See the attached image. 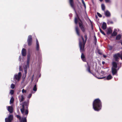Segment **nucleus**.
Masks as SVG:
<instances>
[{
    "label": "nucleus",
    "instance_id": "1",
    "mask_svg": "<svg viewBox=\"0 0 122 122\" xmlns=\"http://www.w3.org/2000/svg\"><path fill=\"white\" fill-rule=\"evenodd\" d=\"M85 41H84V39L82 36L81 37V39L79 40L80 50V52H82L81 57L83 61H86V59L85 56L82 53V52L84 51V45L87 39V36L86 35L85 36Z\"/></svg>",
    "mask_w": 122,
    "mask_h": 122
},
{
    "label": "nucleus",
    "instance_id": "2",
    "mask_svg": "<svg viewBox=\"0 0 122 122\" xmlns=\"http://www.w3.org/2000/svg\"><path fill=\"white\" fill-rule=\"evenodd\" d=\"M28 104H26V106H25L24 104L22 105V108L20 109V110L22 114L25 116H26V117L24 118H23L22 119L18 115H16L17 117L19 118L20 121V122H26V117L28 113V110L27 105Z\"/></svg>",
    "mask_w": 122,
    "mask_h": 122
},
{
    "label": "nucleus",
    "instance_id": "3",
    "mask_svg": "<svg viewBox=\"0 0 122 122\" xmlns=\"http://www.w3.org/2000/svg\"><path fill=\"white\" fill-rule=\"evenodd\" d=\"M93 107L96 111H99L102 107V104L101 100L99 99H95L93 102Z\"/></svg>",
    "mask_w": 122,
    "mask_h": 122
},
{
    "label": "nucleus",
    "instance_id": "4",
    "mask_svg": "<svg viewBox=\"0 0 122 122\" xmlns=\"http://www.w3.org/2000/svg\"><path fill=\"white\" fill-rule=\"evenodd\" d=\"M112 73L113 75H116L117 72L118 70L120 67L117 66V63L113 62L112 63Z\"/></svg>",
    "mask_w": 122,
    "mask_h": 122
},
{
    "label": "nucleus",
    "instance_id": "5",
    "mask_svg": "<svg viewBox=\"0 0 122 122\" xmlns=\"http://www.w3.org/2000/svg\"><path fill=\"white\" fill-rule=\"evenodd\" d=\"M116 61H118V59L120 57L122 60V54H120L119 53H117L115 54L113 56Z\"/></svg>",
    "mask_w": 122,
    "mask_h": 122
},
{
    "label": "nucleus",
    "instance_id": "6",
    "mask_svg": "<svg viewBox=\"0 0 122 122\" xmlns=\"http://www.w3.org/2000/svg\"><path fill=\"white\" fill-rule=\"evenodd\" d=\"M21 76V73L19 72L18 74H15L14 75V79L15 80H17L19 81L20 78Z\"/></svg>",
    "mask_w": 122,
    "mask_h": 122
},
{
    "label": "nucleus",
    "instance_id": "7",
    "mask_svg": "<svg viewBox=\"0 0 122 122\" xmlns=\"http://www.w3.org/2000/svg\"><path fill=\"white\" fill-rule=\"evenodd\" d=\"M13 116L12 115H10L7 118H5V122H11L13 119Z\"/></svg>",
    "mask_w": 122,
    "mask_h": 122
},
{
    "label": "nucleus",
    "instance_id": "8",
    "mask_svg": "<svg viewBox=\"0 0 122 122\" xmlns=\"http://www.w3.org/2000/svg\"><path fill=\"white\" fill-rule=\"evenodd\" d=\"M27 42L29 46H30L32 43V38L31 36L30 35L28 36L27 39Z\"/></svg>",
    "mask_w": 122,
    "mask_h": 122
},
{
    "label": "nucleus",
    "instance_id": "9",
    "mask_svg": "<svg viewBox=\"0 0 122 122\" xmlns=\"http://www.w3.org/2000/svg\"><path fill=\"white\" fill-rule=\"evenodd\" d=\"M7 110L10 113H12L13 111V108L12 106H7L6 107Z\"/></svg>",
    "mask_w": 122,
    "mask_h": 122
},
{
    "label": "nucleus",
    "instance_id": "10",
    "mask_svg": "<svg viewBox=\"0 0 122 122\" xmlns=\"http://www.w3.org/2000/svg\"><path fill=\"white\" fill-rule=\"evenodd\" d=\"M21 53L22 55L23 56H25L26 55V51L25 49L23 48L22 49Z\"/></svg>",
    "mask_w": 122,
    "mask_h": 122
},
{
    "label": "nucleus",
    "instance_id": "11",
    "mask_svg": "<svg viewBox=\"0 0 122 122\" xmlns=\"http://www.w3.org/2000/svg\"><path fill=\"white\" fill-rule=\"evenodd\" d=\"M79 21H81V20L79 19L78 16L77 15L75 17V24H77L78 22Z\"/></svg>",
    "mask_w": 122,
    "mask_h": 122
},
{
    "label": "nucleus",
    "instance_id": "12",
    "mask_svg": "<svg viewBox=\"0 0 122 122\" xmlns=\"http://www.w3.org/2000/svg\"><path fill=\"white\" fill-rule=\"evenodd\" d=\"M79 27L81 28V30H84V28L82 25V22H79Z\"/></svg>",
    "mask_w": 122,
    "mask_h": 122
},
{
    "label": "nucleus",
    "instance_id": "13",
    "mask_svg": "<svg viewBox=\"0 0 122 122\" xmlns=\"http://www.w3.org/2000/svg\"><path fill=\"white\" fill-rule=\"evenodd\" d=\"M36 50L37 51H38L39 49V46L38 41L37 39H36Z\"/></svg>",
    "mask_w": 122,
    "mask_h": 122
},
{
    "label": "nucleus",
    "instance_id": "14",
    "mask_svg": "<svg viewBox=\"0 0 122 122\" xmlns=\"http://www.w3.org/2000/svg\"><path fill=\"white\" fill-rule=\"evenodd\" d=\"M24 99V96L23 95H21L19 97V100L20 102H22Z\"/></svg>",
    "mask_w": 122,
    "mask_h": 122
},
{
    "label": "nucleus",
    "instance_id": "15",
    "mask_svg": "<svg viewBox=\"0 0 122 122\" xmlns=\"http://www.w3.org/2000/svg\"><path fill=\"white\" fill-rule=\"evenodd\" d=\"M25 70V75L27 73V71L26 70L27 69V66H23Z\"/></svg>",
    "mask_w": 122,
    "mask_h": 122
},
{
    "label": "nucleus",
    "instance_id": "16",
    "mask_svg": "<svg viewBox=\"0 0 122 122\" xmlns=\"http://www.w3.org/2000/svg\"><path fill=\"white\" fill-rule=\"evenodd\" d=\"M106 24L105 23L103 22L102 24V28L103 30H105L106 28L107 27Z\"/></svg>",
    "mask_w": 122,
    "mask_h": 122
},
{
    "label": "nucleus",
    "instance_id": "17",
    "mask_svg": "<svg viewBox=\"0 0 122 122\" xmlns=\"http://www.w3.org/2000/svg\"><path fill=\"white\" fill-rule=\"evenodd\" d=\"M105 15L107 17L109 16L110 15V12L107 11L105 12Z\"/></svg>",
    "mask_w": 122,
    "mask_h": 122
},
{
    "label": "nucleus",
    "instance_id": "18",
    "mask_svg": "<svg viewBox=\"0 0 122 122\" xmlns=\"http://www.w3.org/2000/svg\"><path fill=\"white\" fill-rule=\"evenodd\" d=\"M112 78V77L110 74L108 76L106 77L107 79L108 80H110Z\"/></svg>",
    "mask_w": 122,
    "mask_h": 122
},
{
    "label": "nucleus",
    "instance_id": "19",
    "mask_svg": "<svg viewBox=\"0 0 122 122\" xmlns=\"http://www.w3.org/2000/svg\"><path fill=\"white\" fill-rule=\"evenodd\" d=\"M69 2L71 7L72 8H73L74 6L73 0H69Z\"/></svg>",
    "mask_w": 122,
    "mask_h": 122
},
{
    "label": "nucleus",
    "instance_id": "20",
    "mask_svg": "<svg viewBox=\"0 0 122 122\" xmlns=\"http://www.w3.org/2000/svg\"><path fill=\"white\" fill-rule=\"evenodd\" d=\"M30 59H29V58H27V65H25V66H27V67L29 65V62H30Z\"/></svg>",
    "mask_w": 122,
    "mask_h": 122
},
{
    "label": "nucleus",
    "instance_id": "21",
    "mask_svg": "<svg viewBox=\"0 0 122 122\" xmlns=\"http://www.w3.org/2000/svg\"><path fill=\"white\" fill-rule=\"evenodd\" d=\"M101 7L102 10H104L105 9V7L104 5V4H102L101 5Z\"/></svg>",
    "mask_w": 122,
    "mask_h": 122
},
{
    "label": "nucleus",
    "instance_id": "22",
    "mask_svg": "<svg viewBox=\"0 0 122 122\" xmlns=\"http://www.w3.org/2000/svg\"><path fill=\"white\" fill-rule=\"evenodd\" d=\"M33 90L35 92H36L37 91V88L36 85H35L34 86L33 89Z\"/></svg>",
    "mask_w": 122,
    "mask_h": 122
},
{
    "label": "nucleus",
    "instance_id": "23",
    "mask_svg": "<svg viewBox=\"0 0 122 122\" xmlns=\"http://www.w3.org/2000/svg\"><path fill=\"white\" fill-rule=\"evenodd\" d=\"M14 101V98L13 97H12L11 98L10 100V104L11 103H12Z\"/></svg>",
    "mask_w": 122,
    "mask_h": 122
},
{
    "label": "nucleus",
    "instance_id": "24",
    "mask_svg": "<svg viewBox=\"0 0 122 122\" xmlns=\"http://www.w3.org/2000/svg\"><path fill=\"white\" fill-rule=\"evenodd\" d=\"M121 37V36L120 35H118L116 37V39L117 40L120 39Z\"/></svg>",
    "mask_w": 122,
    "mask_h": 122
},
{
    "label": "nucleus",
    "instance_id": "25",
    "mask_svg": "<svg viewBox=\"0 0 122 122\" xmlns=\"http://www.w3.org/2000/svg\"><path fill=\"white\" fill-rule=\"evenodd\" d=\"M117 34V33L116 31H114L113 33L112 34V36H115Z\"/></svg>",
    "mask_w": 122,
    "mask_h": 122
},
{
    "label": "nucleus",
    "instance_id": "26",
    "mask_svg": "<svg viewBox=\"0 0 122 122\" xmlns=\"http://www.w3.org/2000/svg\"><path fill=\"white\" fill-rule=\"evenodd\" d=\"M15 87V85L13 84H12L10 86L11 88L12 89H14Z\"/></svg>",
    "mask_w": 122,
    "mask_h": 122
},
{
    "label": "nucleus",
    "instance_id": "27",
    "mask_svg": "<svg viewBox=\"0 0 122 122\" xmlns=\"http://www.w3.org/2000/svg\"><path fill=\"white\" fill-rule=\"evenodd\" d=\"M93 38H94V42H95V43L96 44V42L97 39L96 38L95 35H94V36L93 37Z\"/></svg>",
    "mask_w": 122,
    "mask_h": 122
},
{
    "label": "nucleus",
    "instance_id": "28",
    "mask_svg": "<svg viewBox=\"0 0 122 122\" xmlns=\"http://www.w3.org/2000/svg\"><path fill=\"white\" fill-rule=\"evenodd\" d=\"M14 93V91L13 90H10V94L11 95H13Z\"/></svg>",
    "mask_w": 122,
    "mask_h": 122
},
{
    "label": "nucleus",
    "instance_id": "29",
    "mask_svg": "<svg viewBox=\"0 0 122 122\" xmlns=\"http://www.w3.org/2000/svg\"><path fill=\"white\" fill-rule=\"evenodd\" d=\"M82 0V2L83 3V5L84 6V7L85 8H86V5H85V3L84 2L83 0Z\"/></svg>",
    "mask_w": 122,
    "mask_h": 122
},
{
    "label": "nucleus",
    "instance_id": "30",
    "mask_svg": "<svg viewBox=\"0 0 122 122\" xmlns=\"http://www.w3.org/2000/svg\"><path fill=\"white\" fill-rule=\"evenodd\" d=\"M26 91L25 90H24V89H23L22 90V92L23 93H25L26 92Z\"/></svg>",
    "mask_w": 122,
    "mask_h": 122
},
{
    "label": "nucleus",
    "instance_id": "31",
    "mask_svg": "<svg viewBox=\"0 0 122 122\" xmlns=\"http://www.w3.org/2000/svg\"><path fill=\"white\" fill-rule=\"evenodd\" d=\"M87 71H88L89 73H92L91 71H90V68H89V66L87 68Z\"/></svg>",
    "mask_w": 122,
    "mask_h": 122
},
{
    "label": "nucleus",
    "instance_id": "32",
    "mask_svg": "<svg viewBox=\"0 0 122 122\" xmlns=\"http://www.w3.org/2000/svg\"><path fill=\"white\" fill-rule=\"evenodd\" d=\"M108 49L110 50H111L112 49V47L111 46H109L108 47Z\"/></svg>",
    "mask_w": 122,
    "mask_h": 122
},
{
    "label": "nucleus",
    "instance_id": "33",
    "mask_svg": "<svg viewBox=\"0 0 122 122\" xmlns=\"http://www.w3.org/2000/svg\"><path fill=\"white\" fill-rule=\"evenodd\" d=\"M32 96V94H30L27 97L29 99H30V97H31Z\"/></svg>",
    "mask_w": 122,
    "mask_h": 122
},
{
    "label": "nucleus",
    "instance_id": "34",
    "mask_svg": "<svg viewBox=\"0 0 122 122\" xmlns=\"http://www.w3.org/2000/svg\"><path fill=\"white\" fill-rule=\"evenodd\" d=\"M106 2L107 3H111V1L110 0H105Z\"/></svg>",
    "mask_w": 122,
    "mask_h": 122
},
{
    "label": "nucleus",
    "instance_id": "35",
    "mask_svg": "<svg viewBox=\"0 0 122 122\" xmlns=\"http://www.w3.org/2000/svg\"><path fill=\"white\" fill-rule=\"evenodd\" d=\"M30 54L28 52L27 55V58H29L30 59Z\"/></svg>",
    "mask_w": 122,
    "mask_h": 122
},
{
    "label": "nucleus",
    "instance_id": "36",
    "mask_svg": "<svg viewBox=\"0 0 122 122\" xmlns=\"http://www.w3.org/2000/svg\"><path fill=\"white\" fill-rule=\"evenodd\" d=\"M97 14L100 17H101L102 16L101 14H100L99 13L97 12Z\"/></svg>",
    "mask_w": 122,
    "mask_h": 122
},
{
    "label": "nucleus",
    "instance_id": "37",
    "mask_svg": "<svg viewBox=\"0 0 122 122\" xmlns=\"http://www.w3.org/2000/svg\"><path fill=\"white\" fill-rule=\"evenodd\" d=\"M79 31H76V34H77L78 36H79V35H79V34H80Z\"/></svg>",
    "mask_w": 122,
    "mask_h": 122
},
{
    "label": "nucleus",
    "instance_id": "38",
    "mask_svg": "<svg viewBox=\"0 0 122 122\" xmlns=\"http://www.w3.org/2000/svg\"><path fill=\"white\" fill-rule=\"evenodd\" d=\"M107 33L108 34H111L112 33V31H108Z\"/></svg>",
    "mask_w": 122,
    "mask_h": 122
},
{
    "label": "nucleus",
    "instance_id": "39",
    "mask_svg": "<svg viewBox=\"0 0 122 122\" xmlns=\"http://www.w3.org/2000/svg\"><path fill=\"white\" fill-rule=\"evenodd\" d=\"M98 79H102L104 78V77H99L97 76H95Z\"/></svg>",
    "mask_w": 122,
    "mask_h": 122
},
{
    "label": "nucleus",
    "instance_id": "40",
    "mask_svg": "<svg viewBox=\"0 0 122 122\" xmlns=\"http://www.w3.org/2000/svg\"><path fill=\"white\" fill-rule=\"evenodd\" d=\"M100 32L101 33H102V34L104 35H105V34L104 33V31H100Z\"/></svg>",
    "mask_w": 122,
    "mask_h": 122
},
{
    "label": "nucleus",
    "instance_id": "41",
    "mask_svg": "<svg viewBox=\"0 0 122 122\" xmlns=\"http://www.w3.org/2000/svg\"><path fill=\"white\" fill-rule=\"evenodd\" d=\"M109 24V23H111L112 24L113 23V22L112 21H108V22H107Z\"/></svg>",
    "mask_w": 122,
    "mask_h": 122
},
{
    "label": "nucleus",
    "instance_id": "42",
    "mask_svg": "<svg viewBox=\"0 0 122 122\" xmlns=\"http://www.w3.org/2000/svg\"><path fill=\"white\" fill-rule=\"evenodd\" d=\"M76 30H78V28L77 27H76Z\"/></svg>",
    "mask_w": 122,
    "mask_h": 122
},
{
    "label": "nucleus",
    "instance_id": "43",
    "mask_svg": "<svg viewBox=\"0 0 122 122\" xmlns=\"http://www.w3.org/2000/svg\"><path fill=\"white\" fill-rule=\"evenodd\" d=\"M112 28H109V29L108 30H112Z\"/></svg>",
    "mask_w": 122,
    "mask_h": 122
},
{
    "label": "nucleus",
    "instance_id": "44",
    "mask_svg": "<svg viewBox=\"0 0 122 122\" xmlns=\"http://www.w3.org/2000/svg\"><path fill=\"white\" fill-rule=\"evenodd\" d=\"M101 73L102 74H104V73H105V72L104 71H102Z\"/></svg>",
    "mask_w": 122,
    "mask_h": 122
},
{
    "label": "nucleus",
    "instance_id": "45",
    "mask_svg": "<svg viewBox=\"0 0 122 122\" xmlns=\"http://www.w3.org/2000/svg\"><path fill=\"white\" fill-rule=\"evenodd\" d=\"M91 28L92 29V30H93V26L92 24H91Z\"/></svg>",
    "mask_w": 122,
    "mask_h": 122
},
{
    "label": "nucleus",
    "instance_id": "46",
    "mask_svg": "<svg viewBox=\"0 0 122 122\" xmlns=\"http://www.w3.org/2000/svg\"><path fill=\"white\" fill-rule=\"evenodd\" d=\"M19 69H20V71H21L22 70V69L21 68V66H20L19 67Z\"/></svg>",
    "mask_w": 122,
    "mask_h": 122
},
{
    "label": "nucleus",
    "instance_id": "47",
    "mask_svg": "<svg viewBox=\"0 0 122 122\" xmlns=\"http://www.w3.org/2000/svg\"><path fill=\"white\" fill-rule=\"evenodd\" d=\"M103 56L104 58H106V55H103Z\"/></svg>",
    "mask_w": 122,
    "mask_h": 122
},
{
    "label": "nucleus",
    "instance_id": "48",
    "mask_svg": "<svg viewBox=\"0 0 122 122\" xmlns=\"http://www.w3.org/2000/svg\"><path fill=\"white\" fill-rule=\"evenodd\" d=\"M19 59H20V60L21 59H20V56L19 57Z\"/></svg>",
    "mask_w": 122,
    "mask_h": 122
},
{
    "label": "nucleus",
    "instance_id": "49",
    "mask_svg": "<svg viewBox=\"0 0 122 122\" xmlns=\"http://www.w3.org/2000/svg\"><path fill=\"white\" fill-rule=\"evenodd\" d=\"M100 0V1L101 2V1H102L103 0Z\"/></svg>",
    "mask_w": 122,
    "mask_h": 122
},
{
    "label": "nucleus",
    "instance_id": "50",
    "mask_svg": "<svg viewBox=\"0 0 122 122\" xmlns=\"http://www.w3.org/2000/svg\"><path fill=\"white\" fill-rule=\"evenodd\" d=\"M104 62H102V63L103 64H104Z\"/></svg>",
    "mask_w": 122,
    "mask_h": 122
},
{
    "label": "nucleus",
    "instance_id": "51",
    "mask_svg": "<svg viewBox=\"0 0 122 122\" xmlns=\"http://www.w3.org/2000/svg\"><path fill=\"white\" fill-rule=\"evenodd\" d=\"M121 44L122 45V41H121Z\"/></svg>",
    "mask_w": 122,
    "mask_h": 122
},
{
    "label": "nucleus",
    "instance_id": "52",
    "mask_svg": "<svg viewBox=\"0 0 122 122\" xmlns=\"http://www.w3.org/2000/svg\"><path fill=\"white\" fill-rule=\"evenodd\" d=\"M33 93V92H32V93Z\"/></svg>",
    "mask_w": 122,
    "mask_h": 122
}]
</instances>
